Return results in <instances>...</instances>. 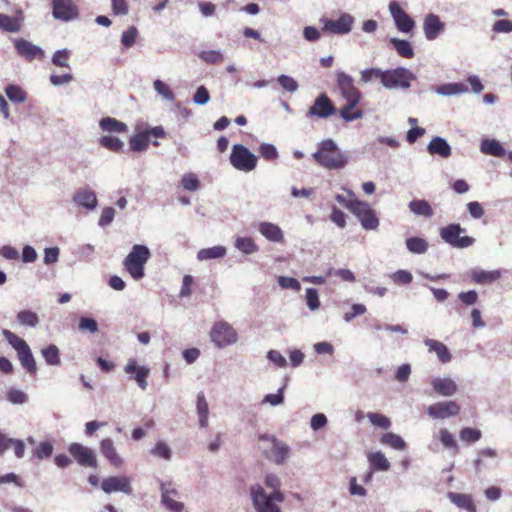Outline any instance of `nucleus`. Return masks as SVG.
I'll return each mask as SVG.
<instances>
[{"mask_svg":"<svg viewBox=\"0 0 512 512\" xmlns=\"http://www.w3.org/2000/svg\"><path fill=\"white\" fill-rule=\"evenodd\" d=\"M337 83L342 97L347 102L340 109V116L346 121H353L362 118L363 112L361 109L357 108L361 99V93L355 87L353 79L342 72L337 75Z\"/></svg>","mask_w":512,"mask_h":512,"instance_id":"f257e3e1","label":"nucleus"},{"mask_svg":"<svg viewBox=\"0 0 512 512\" xmlns=\"http://www.w3.org/2000/svg\"><path fill=\"white\" fill-rule=\"evenodd\" d=\"M167 134L162 126H138L136 132L129 139V149L133 152H143L152 143L154 146H159V142L156 139H164Z\"/></svg>","mask_w":512,"mask_h":512,"instance_id":"f03ea898","label":"nucleus"},{"mask_svg":"<svg viewBox=\"0 0 512 512\" xmlns=\"http://www.w3.org/2000/svg\"><path fill=\"white\" fill-rule=\"evenodd\" d=\"M2 334L8 343L16 350L21 366L26 370L28 374L36 375V361L26 341L7 329H4Z\"/></svg>","mask_w":512,"mask_h":512,"instance_id":"7ed1b4c3","label":"nucleus"},{"mask_svg":"<svg viewBox=\"0 0 512 512\" xmlns=\"http://www.w3.org/2000/svg\"><path fill=\"white\" fill-rule=\"evenodd\" d=\"M313 157L320 166L328 169L342 168L346 164L345 157L330 139L321 142L319 150L313 154Z\"/></svg>","mask_w":512,"mask_h":512,"instance_id":"20e7f679","label":"nucleus"},{"mask_svg":"<svg viewBox=\"0 0 512 512\" xmlns=\"http://www.w3.org/2000/svg\"><path fill=\"white\" fill-rule=\"evenodd\" d=\"M150 251L144 245H134L130 253L124 259V267L131 277L139 280L144 277V266L150 258Z\"/></svg>","mask_w":512,"mask_h":512,"instance_id":"39448f33","label":"nucleus"},{"mask_svg":"<svg viewBox=\"0 0 512 512\" xmlns=\"http://www.w3.org/2000/svg\"><path fill=\"white\" fill-rule=\"evenodd\" d=\"M251 496L257 512H281L276 503L284 501V496L280 491L271 492L268 495L260 485H255L251 488Z\"/></svg>","mask_w":512,"mask_h":512,"instance_id":"423d86ee","label":"nucleus"},{"mask_svg":"<svg viewBox=\"0 0 512 512\" xmlns=\"http://www.w3.org/2000/svg\"><path fill=\"white\" fill-rule=\"evenodd\" d=\"M346 208L358 218L364 229L375 230L379 226L376 212L367 202L358 199L349 200Z\"/></svg>","mask_w":512,"mask_h":512,"instance_id":"0eeeda50","label":"nucleus"},{"mask_svg":"<svg viewBox=\"0 0 512 512\" xmlns=\"http://www.w3.org/2000/svg\"><path fill=\"white\" fill-rule=\"evenodd\" d=\"M259 441L267 443V446L263 447L262 451L265 458L269 461H272L277 465H281L289 457V446L286 443L278 440L275 436L266 434L260 435Z\"/></svg>","mask_w":512,"mask_h":512,"instance_id":"6e6552de","label":"nucleus"},{"mask_svg":"<svg viewBox=\"0 0 512 512\" xmlns=\"http://www.w3.org/2000/svg\"><path fill=\"white\" fill-rule=\"evenodd\" d=\"M257 157L244 145L235 144L230 155L231 165L243 172H250L257 166Z\"/></svg>","mask_w":512,"mask_h":512,"instance_id":"1a4fd4ad","label":"nucleus"},{"mask_svg":"<svg viewBox=\"0 0 512 512\" xmlns=\"http://www.w3.org/2000/svg\"><path fill=\"white\" fill-rule=\"evenodd\" d=\"M464 231L460 224L452 223L440 229V237L450 246L463 249L472 246L475 242L471 236H460Z\"/></svg>","mask_w":512,"mask_h":512,"instance_id":"9d476101","label":"nucleus"},{"mask_svg":"<svg viewBox=\"0 0 512 512\" xmlns=\"http://www.w3.org/2000/svg\"><path fill=\"white\" fill-rule=\"evenodd\" d=\"M319 22L322 25L321 31L323 33L344 35L352 30L354 18L348 13H343L338 19H330L326 16H322Z\"/></svg>","mask_w":512,"mask_h":512,"instance_id":"9b49d317","label":"nucleus"},{"mask_svg":"<svg viewBox=\"0 0 512 512\" xmlns=\"http://www.w3.org/2000/svg\"><path fill=\"white\" fill-rule=\"evenodd\" d=\"M210 338L218 348H224L234 344L238 339V335L228 322L218 321L210 331Z\"/></svg>","mask_w":512,"mask_h":512,"instance_id":"f8f14e48","label":"nucleus"},{"mask_svg":"<svg viewBox=\"0 0 512 512\" xmlns=\"http://www.w3.org/2000/svg\"><path fill=\"white\" fill-rule=\"evenodd\" d=\"M413 75L405 68H396L393 70L383 71L381 83L384 87L392 88H409Z\"/></svg>","mask_w":512,"mask_h":512,"instance_id":"ddd939ff","label":"nucleus"},{"mask_svg":"<svg viewBox=\"0 0 512 512\" xmlns=\"http://www.w3.org/2000/svg\"><path fill=\"white\" fill-rule=\"evenodd\" d=\"M52 15L64 22L76 19L79 15L77 5L73 0H52Z\"/></svg>","mask_w":512,"mask_h":512,"instance_id":"4468645a","label":"nucleus"},{"mask_svg":"<svg viewBox=\"0 0 512 512\" xmlns=\"http://www.w3.org/2000/svg\"><path fill=\"white\" fill-rule=\"evenodd\" d=\"M70 455L83 467H97V458L94 451L80 443H72L68 447Z\"/></svg>","mask_w":512,"mask_h":512,"instance_id":"2eb2a0df","label":"nucleus"},{"mask_svg":"<svg viewBox=\"0 0 512 512\" xmlns=\"http://www.w3.org/2000/svg\"><path fill=\"white\" fill-rule=\"evenodd\" d=\"M336 113V107L331 99L325 93H321L309 108L307 116L309 118H328Z\"/></svg>","mask_w":512,"mask_h":512,"instance_id":"dca6fc26","label":"nucleus"},{"mask_svg":"<svg viewBox=\"0 0 512 512\" xmlns=\"http://www.w3.org/2000/svg\"><path fill=\"white\" fill-rule=\"evenodd\" d=\"M389 11L393 17L397 29L403 33H409L415 26L414 20L401 8L398 2L391 1Z\"/></svg>","mask_w":512,"mask_h":512,"instance_id":"f3484780","label":"nucleus"},{"mask_svg":"<svg viewBox=\"0 0 512 512\" xmlns=\"http://www.w3.org/2000/svg\"><path fill=\"white\" fill-rule=\"evenodd\" d=\"M160 489L162 503L167 509L173 512H181L184 509V504L175 499L179 493L171 482H161Z\"/></svg>","mask_w":512,"mask_h":512,"instance_id":"a211bd4d","label":"nucleus"},{"mask_svg":"<svg viewBox=\"0 0 512 512\" xmlns=\"http://www.w3.org/2000/svg\"><path fill=\"white\" fill-rule=\"evenodd\" d=\"M14 47L17 54L28 61L42 60L45 56L44 51L40 47L22 38L15 40Z\"/></svg>","mask_w":512,"mask_h":512,"instance_id":"6ab92c4d","label":"nucleus"},{"mask_svg":"<svg viewBox=\"0 0 512 512\" xmlns=\"http://www.w3.org/2000/svg\"><path fill=\"white\" fill-rule=\"evenodd\" d=\"M124 371L126 374L134 375L131 379L135 380L142 390L147 388V378L150 374L148 367L138 366L136 359L130 358L124 367Z\"/></svg>","mask_w":512,"mask_h":512,"instance_id":"aec40b11","label":"nucleus"},{"mask_svg":"<svg viewBox=\"0 0 512 512\" xmlns=\"http://www.w3.org/2000/svg\"><path fill=\"white\" fill-rule=\"evenodd\" d=\"M101 488L105 493L123 492L132 493L130 481L125 476H111L105 478L101 483Z\"/></svg>","mask_w":512,"mask_h":512,"instance_id":"412c9836","label":"nucleus"},{"mask_svg":"<svg viewBox=\"0 0 512 512\" xmlns=\"http://www.w3.org/2000/svg\"><path fill=\"white\" fill-rule=\"evenodd\" d=\"M460 412V406L455 401L438 402L428 408V413L433 418H447Z\"/></svg>","mask_w":512,"mask_h":512,"instance_id":"4be33fe9","label":"nucleus"},{"mask_svg":"<svg viewBox=\"0 0 512 512\" xmlns=\"http://www.w3.org/2000/svg\"><path fill=\"white\" fill-rule=\"evenodd\" d=\"M100 451L112 466L119 468L123 465V459L117 453L112 439H103L100 442Z\"/></svg>","mask_w":512,"mask_h":512,"instance_id":"5701e85b","label":"nucleus"},{"mask_svg":"<svg viewBox=\"0 0 512 512\" xmlns=\"http://www.w3.org/2000/svg\"><path fill=\"white\" fill-rule=\"evenodd\" d=\"M423 29L425 37L428 40H434L444 29V24L441 22L440 18L437 15L429 14L426 16L424 20Z\"/></svg>","mask_w":512,"mask_h":512,"instance_id":"b1692460","label":"nucleus"},{"mask_svg":"<svg viewBox=\"0 0 512 512\" xmlns=\"http://www.w3.org/2000/svg\"><path fill=\"white\" fill-rule=\"evenodd\" d=\"M73 201L88 210H93L97 206L96 194L88 188L79 189L73 195Z\"/></svg>","mask_w":512,"mask_h":512,"instance_id":"393cba45","label":"nucleus"},{"mask_svg":"<svg viewBox=\"0 0 512 512\" xmlns=\"http://www.w3.org/2000/svg\"><path fill=\"white\" fill-rule=\"evenodd\" d=\"M259 232L269 241L281 243L284 241V235L281 228L270 222H262L259 225Z\"/></svg>","mask_w":512,"mask_h":512,"instance_id":"a878e982","label":"nucleus"},{"mask_svg":"<svg viewBox=\"0 0 512 512\" xmlns=\"http://www.w3.org/2000/svg\"><path fill=\"white\" fill-rule=\"evenodd\" d=\"M432 387L438 395L452 396L457 391V385L450 378H435Z\"/></svg>","mask_w":512,"mask_h":512,"instance_id":"bb28decb","label":"nucleus"},{"mask_svg":"<svg viewBox=\"0 0 512 512\" xmlns=\"http://www.w3.org/2000/svg\"><path fill=\"white\" fill-rule=\"evenodd\" d=\"M448 497L457 507L467 512H476L477 510L473 497L470 494L450 492Z\"/></svg>","mask_w":512,"mask_h":512,"instance_id":"cd10ccee","label":"nucleus"},{"mask_svg":"<svg viewBox=\"0 0 512 512\" xmlns=\"http://www.w3.org/2000/svg\"><path fill=\"white\" fill-rule=\"evenodd\" d=\"M425 345L429 351L435 352L442 363H447L451 360V353L447 346L440 341L434 339H425Z\"/></svg>","mask_w":512,"mask_h":512,"instance_id":"c85d7f7f","label":"nucleus"},{"mask_svg":"<svg viewBox=\"0 0 512 512\" xmlns=\"http://www.w3.org/2000/svg\"><path fill=\"white\" fill-rule=\"evenodd\" d=\"M427 149L431 155H439L443 158H448L451 155L449 144L441 137H434Z\"/></svg>","mask_w":512,"mask_h":512,"instance_id":"c756f323","label":"nucleus"},{"mask_svg":"<svg viewBox=\"0 0 512 512\" xmlns=\"http://www.w3.org/2000/svg\"><path fill=\"white\" fill-rule=\"evenodd\" d=\"M23 15L20 12L18 17L0 14V29L5 32H18L22 28Z\"/></svg>","mask_w":512,"mask_h":512,"instance_id":"7c9ffc66","label":"nucleus"},{"mask_svg":"<svg viewBox=\"0 0 512 512\" xmlns=\"http://www.w3.org/2000/svg\"><path fill=\"white\" fill-rule=\"evenodd\" d=\"M480 151L485 155L504 157L506 152L501 143L495 139H484L480 145Z\"/></svg>","mask_w":512,"mask_h":512,"instance_id":"2f4dec72","label":"nucleus"},{"mask_svg":"<svg viewBox=\"0 0 512 512\" xmlns=\"http://www.w3.org/2000/svg\"><path fill=\"white\" fill-rule=\"evenodd\" d=\"M99 126L106 132L126 133L128 131V127L124 122L109 116L103 117L99 122Z\"/></svg>","mask_w":512,"mask_h":512,"instance_id":"473e14b6","label":"nucleus"},{"mask_svg":"<svg viewBox=\"0 0 512 512\" xmlns=\"http://www.w3.org/2000/svg\"><path fill=\"white\" fill-rule=\"evenodd\" d=\"M501 276L500 271L473 270L471 273L472 280L478 284H489L498 280Z\"/></svg>","mask_w":512,"mask_h":512,"instance_id":"72a5a7b5","label":"nucleus"},{"mask_svg":"<svg viewBox=\"0 0 512 512\" xmlns=\"http://www.w3.org/2000/svg\"><path fill=\"white\" fill-rule=\"evenodd\" d=\"M196 406L199 416V424L202 428H206L208 426L209 408L203 392L198 393Z\"/></svg>","mask_w":512,"mask_h":512,"instance_id":"f704fd0d","label":"nucleus"},{"mask_svg":"<svg viewBox=\"0 0 512 512\" xmlns=\"http://www.w3.org/2000/svg\"><path fill=\"white\" fill-rule=\"evenodd\" d=\"M390 43L399 56L407 59H410L414 56L413 48L407 40L391 38Z\"/></svg>","mask_w":512,"mask_h":512,"instance_id":"c9c22d12","label":"nucleus"},{"mask_svg":"<svg viewBox=\"0 0 512 512\" xmlns=\"http://www.w3.org/2000/svg\"><path fill=\"white\" fill-rule=\"evenodd\" d=\"M372 470L387 471L390 463L382 452L371 453L368 456Z\"/></svg>","mask_w":512,"mask_h":512,"instance_id":"e433bc0d","label":"nucleus"},{"mask_svg":"<svg viewBox=\"0 0 512 512\" xmlns=\"http://www.w3.org/2000/svg\"><path fill=\"white\" fill-rule=\"evenodd\" d=\"M410 210L420 216L431 217L433 215V209L426 200H412L409 203Z\"/></svg>","mask_w":512,"mask_h":512,"instance_id":"4c0bfd02","label":"nucleus"},{"mask_svg":"<svg viewBox=\"0 0 512 512\" xmlns=\"http://www.w3.org/2000/svg\"><path fill=\"white\" fill-rule=\"evenodd\" d=\"M226 254V248L223 246H214L210 248L201 249L198 254L197 258L199 260H208V259H217L222 258Z\"/></svg>","mask_w":512,"mask_h":512,"instance_id":"58836bf2","label":"nucleus"},{"mask_svg":"<svg viewBox=\"0 0 512 512\" xmlns=\"http://www.w3.org/2000/svg\"><path fill=\"white\" fill-rule=\"evenodd\" d=\"M407 249L414 254H424L428 250V242L420 237H411L406 240Z\"/></svg>","mask_w":512,"mask_h":512,"instance_id":"ea45409f","label":"nucleus"},{"mask_svg":"<svg viewBox=\"0 0 512 512\" xmlns=\"http://www.w3.org/2000/svg\"><path fill=\"white\" fill-rule=\"evenodd\" d=\"M235 247L244 254H253L259 249L251 237H238L235 240Z\"/></svg>","mask_w":512,"mask_h":512,"instance_id":"a19ab883","label":"nucleus"},{"mask_svg":"<svg viewBox=\"0 0 512 512\" xmlns=\"http://www.w3.org/2000/svg\"><path fill=\"white\" fill-rule=\"evenodd\" d=\"M99 143L102 147L115 153L121 152L124 147V143L119 138L110 135L102 136Z\"/></svg>","mask_w":512,"mask_h":512,"instance_id":"79ce46f5","label":"nucleus"},{"mask_svg":"<svg viewBox=\"0 0 512 512\" xmlns=\"http://www.w3.org/2000/svg\"><path fill=\"white\" fill-rule=\"evenodd\" d=\"M381 443L396 450H404L406 447L404 440L399 435L391 432L382 435Z\"/></svg>","mask_w":512,"mask_h":512,"instance_id":"37998d69","label":"nucleus"},{"mask_svg":"<svg viewBox=\"0 0 512 512\" xmlns=\"http://www.w3.org/2000/svg\"><path fill=\"white\" fill-rule=\"evenodd\" d=\"M460 439L465 443H475L482 437V432L477 428L465 427L459 432Z\"/></svg>","mask_w":512,"mask_h":512,"instance_id":"c03bdc74","label":"nucleus"},{"mask_svg":"<svg viewBox=\"0 0 512 512\" xmlns=\"http://www.w3.org/2000/svg\"><path fill=\"white\" fill-rule=\"evenodd\" d=\"M17 319L21 325L35 327L39 323L37 314L31 310H22L17 314Z\"/></svg>","mask_w":512,"mask_h":512,"instance_id":"a18cd8bd","label":"nucleus"},{"mask_svg":"<svg viewBox=\"0 0 512 512\" xmlns=\"http://www.w3.org/2000/svg\"><path fill=\"white\" fill-rule=\"evenodd\" d=\"M42 355L49 365H60L61 360L59 357V349L56 345H49L48 347L42 349Z\"/></svg>","mask_w":512,"mask_h":512,"instance_id":"49530a36","label":"nucleus"},{"mask_svg":"<svg viewBox=\"0 0 512 512\" xmlns=\"http://www.w3.org/2000/svg\"><path fill=\"white\" fill-rule=\"evenodd\" d=\"M199 58L207 64L218 65L224 61V57L220 51L207 50L199 53Z\"/></svg>","mask_w":512,"mask_h":512,"instance_id":"de8ad7c7","label":"nucleus"},{"mask_svg":"<svg viewBox=\"0 0 512 512\" xmlns=\"http://www.w3.org/2000/svg\"><path fill=\"white\" fill-rule=\"evenodd\" d=\"M5 92L9 100L14 103H23L26 100V92L17 85H9Z\"/></svg>","mask_w":512,"mask_h":512,"instance_id":"09e8293b","label":"nucleus"},{"mask_svg":"<svg viewBox=\"0 0 512 512\" xmlns=\"http://www.w3.org/2000/svg\"><path fill=\"white\" fill-rule=\"evenodd\" d=\"M367 417L372 425L380 427L382 429H388L391 422L388 417L376 412H369Z\"/></svg>","mask_w":512,"mask_h":512,"instance_id":"8fccbe9b","label":"nucleus"},{"mask_svg":"<svg viewBox=\"0 0 512 512\" xmlns=\"http://www.w3.org/2000/svg\"><path fill=\"white\" fill-rule=\"evenodd\" d=\"M181 184L187 191L194 192L200 187L198 177L194 173H187L182 177Z\"/></svg>","mask_w":512,"mask_h":512,"instance_id":"3c124183","label":"nucleus"},{"mask_svg":"<svg viewBox=\"0 0 512 512\" xmlns=\"http://www.w3.org/2000/svg\"><path fill=\"white\" fill-rule=\"evenodd\" d=\"M137 36H138L137 28L135 26H130L126 31H124L122 33L121 43L126 48H130L135 44Z\"/></svg>","mask_w":512,"mask_h":512,"instance_id":"603ef678","label":"nucleus"},{"mask_svg":"<svg viewBox=\"0 0 512 512\" xmlns=\"http://www.w3.org/2000/svg\"><path fill=\"white\" fill-rule=\"evenodd\" d=\"M78 328L82 332L96 333L98 332V323L93 318L81 317Z\"/></svg>","mask_w":512,"mask_h":512,"instance_id":"864d4df0","label":"nucleus"},{"mask_svg":"<svg viewBox=\"0 0 512 512\" xmlns=\"http://www.w3.org/2000/svg\"><path fill=\"white\" fill-rule=\"evenodd\" d=\"M69 57H70V51L64 49V50H58L56 51L52 56V63L59 67H69Z\"/></svg>","mask_w":512,"mask_h":512,"instance_id":"5fc2aeb1","label":"nucleus"},{"mask_svg":"<svg viewBox=\"0 0 512 512\" xmlns=\"http://www.w3.org/2000/svg\"><path fill=\"white\" fill-rule=\"evenodd\" d=\"M153 85L158 94L162 95L167 100H174L175 95L165 82L157 79L154 81Z\"/></svg>","mask_w":512,"mask_h":512,"instance_id":"6e6d98bb","label":"nucleus"},{"mask_svg":"<svg viewBox=\"0 0 512 512\" xmlns=\"http://www.w3.org/2000/svg\"><path fill=\"white\" fill-rule=\"evenodd\" d=\"M261 156L267 161H273L278 158V152L272 144H261L259 147Z\"/></svg>","mask_w":512,"mask_h":512,"instance_id":"4d7b16f0","label":"nucleus"},{"mask_svg":"<svg viewBox=\"0 0 512 512\" xmlns=\"http://www.w3.org/2000/svg\"><path fill=\"white\" fill-rule=\"evenodd\" d=\"M278 283L283 289H292L294 291H300V282L293 277L279 276Z\"/></svg>","mask_w":512,"mask_h":512,"instance_id":"13d9d810","label":"nucleus"},{"mask_svg":"<svg viewBox=\"0 0 512 512\" xmlns=\"http://www.w3.org/2000/svg\"><path fill=\"white\" fill-rule=\"evenodd\" d=\"M53 453V446L50 442H41L35 449L34 454L38 459L49 458Z\"/></svg>","mask_w":512,"mask_h":512,"instance_id":"bf43d9fd","label":"nucleus"},{"mask_svg":"<svg viewBox=\"0 0 512 512\" xmlns=\"http://www.w3.org/2000/svg\"><path fill=\"white\" fill-rule=\"evenodd\" d=\"M391 279L395 284H409L412 282V274L406 270H398L391 275Z\"/></svg>","mask_w":512,"mask_h":512,"instance_id":"052dcab7","label":"nucleus"},{"mask_svg":"<svg viewBox=\"0 0 512 512\" xmlns=\"http://www.w3.org/2000/svg\"><path fill=\"white\" fill-rule=\"evenodd\" d=\"M151 453L165 460H169L171 458V450L168 447V445L164 442H158L155 445V447L151 450Z\"/></svg>","mask_w":512,"mask_h":512,"instance_id":"680f3d73","label":"nucleus"},{"mask_svg":"<svg viewBox=\"0 0 512 512\" xmlns=\"http://www.w3.org/2000/svg\"><path fill=\"white\" fill-rule=\"evenodd\" d=\"M306 301L307 305L311 310H316L320 306L318 292L314 288H308L306 290Z\"/></svg>","mask_w":512,"mask_h":512,"instance_id":"e2e57ef3","label":"nucleus"},{"mask_svg":"<svg viewBox=\"0 0 512 512\" xmlns=\"http://www.w3.org/2000/svg\"><path fill=\"white\" fill-rule=\"evenodd\" d=\"M440 441L447 448L458 449L454 436L447 429L440 430Z\"/></svg>","mask_w":512,"mask_h":512,"instance_id":"0e129e2a","label":"nucleus"},{"mask_svg":"<svg viewBox=\"0 0 512 512\" xmlns=\"http://www.w3.org/2000/svg\"><path fill=\"white\" fill-rule=\"evenodd\" d=\"M278 82L288 92H295L298 88L297 82L290 76L281 75L278 77Z\"/></svg>","mask_w":512,"mask_h":512,"instance_id":"69168bd1","label":"nucleus"},{"mask_svg":"<svg viewBox=\"0 0 512 512\" xmlns=\"http://www.w3.org/2000/svg\"><path fill=\"white\" fill-rule=\"evenodd\" d=\"M111 8L114 15H126L129 11L126 0H111Z\"/></svg>","mask_w":512,"mask_h":512,"instance_id":"338daca9","label":"nucleus"},{"mask_svg":"<svg viewBox=\"0 0 512 512\" xmlns=\"http://www.w3.org/2000/svg\"><path fill=\"white\" fill-rule=\"evenodd\" d=\"M492 30L496 33H511L512 21L507 19L497 20L493 24Z\"/></svg>","mask_w":512,"mask_h":512,"instance_id":"774afa93","label":"nucleus"}]
</instances>
